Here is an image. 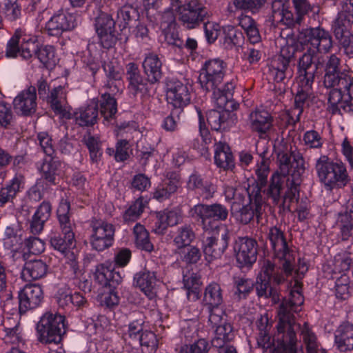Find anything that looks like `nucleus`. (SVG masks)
<instances>
[{
	"mask_svg": "<svg viewBox=\"0 0 353 353\" xmlns=\"http://www.w3.org/2000/svg\"><path fill=\"white\" fill-rule=\"evenodd\" d=\"M279 171L275 172L270 177L268 185L263 190L265 199L270 200L272 204H278L281 200V192L284 190L286 176L292 179H300L305 170V159L299 152L278 154Z\"/></svg>",
	"mask_w": 353,
	"mask_h": 353,
	"instance_id": "nucleus-4",
	"label": "nucleus"
},
{
	"mask_svg": "<svg viewBox=\"0 0 353 353\" xmlns=\"http://www.w3.org/2000/svg\"><path fill=\"white\" fill-rule=\"evenodd\" d=\"M65 317L59 314L46 312L37 325L38 340L42 343H59L65 332Z\"/></svg>",
	"mask_w": 353,
	"mask_h": 353,
	"instance_id": "nucleus-8",
	"label": "nucleus"
},
{
	"mask_svg": "<svg viewBox=\"0 0 353 353\" xmlns=\"http://www.w3.org/2000/svg\"><path fill=\"white\" fill-rule=\"evenodd\" d=\"M234 338L232 325L229 323L218 325L215 330V335L211 341L212 345L215 347H222L225 343Z\"/></svg>",
	"mask_w": 353,
	"mask_h": 353,
	"instance_id": "nucleus-46",
	"label": "nucleus"
},
{
	"mask_svg": "<svg viewBox=\"0 0 353 353\" xmlns=\"http://www.w3.org/2000/svg\"><path fill=\"white\" fill-rule=\"evenodd\" d=\"M302 285L299 279H294L290 297L282 299L277 310V350L281 353H297L294 313L299 312V307L303 303Z\"/></svg>",
	"mask_w": 353,
	"mask_h": 353,
	"instance_id": "nucleus-3",
	"label": "nucleus"
},
{
	"mask_svg": "<svg viewBox=\"0 0 353 353\" xmlns=\"http://www.w3.org/2000/svg\"><path fill=\"white\" fill-rule=\"evenodd\" d=\"M301 181V177L298 179H292L291 181L290 178H288L285 181L288 190L285 192L283 195V192H281V200L277 205L280 204L282 206H285V204L288 203V208H290L292 203L297 201L299 198V185ZM282 192H283V190Z\"/></svg>",
	"mask_w": 353,
	"mask_h": 353,
	"instance_id": "nucleus-49",
	"label": "nucleus"
},
{
	"mask_svg": "<svg viewBox=\"0 0 353 353\" xmlns=\"http://www.w3.org/2000/svg\"><path fill=\"white\" fill-rule=\"evenodd\" d=\"M114 273L108 267L105 266L104 264H99L96 267L94 278L95 280L102 285H111V282L114 281L118 283L121 281V278L117 274L118 279H114Z\"/></svg>",
	"mask_w": 353,
	"mask_h": 353,
	"instance_id": "nucleus-53",
	"label": "nucleus"
},
{
	"mask_svg": "<svg viewBox=\"0 0 353 353\" xmlns=\"http://www.w3.org/2000/svg\"><path fill=\"white\" fill-rule=\"evenodd\" d=\"M188 190L199 191L206 198L212 196L216 191V187L211 182L204 181L202 176L196 172L192 173L187 183Z\"/></svg>",
	"mask_w": 353,
	"mask_h": 353,
	"instance_id": "nucleus-42",
	"label": "nucleus"
},
{
	"mask_svg": "<svg viewBox=\"0 0 353 353\" xmlns=\"http://www.w3.org/2000/svg\"><path fill=\"white\" fill-rule=\"evenodd\" d=\"M282 50L281 54L276 56L269 65V74L274 81L283 82L285 79H291L293 70L290 67V56L285 57Z\"/></svg>",
	"mask_w": 353,
	"mask_h": 353,
	"instance_id": "nucleus-24",
	"label": "nucleus"
},
{
	"mask_svg": "<svg viewBox=\"0 0 353 353\" xmlns=\"http://www.w3.org/2000/svg\"><path fill=\"white\" fill-rule=\"evenodd\" d=\"M265 152H263L260 154L261 161L257 163L255 170L257 179L251 185L257 186L260 194H261L262 188L267 185L268 176L270 173V160L265 157Z\"/></svg>",
	"mask_w": 353,
	"mask_h": 353,
	"instance_id": "nucleus-45",
	"label": "nucleus"
},
{
	"mask_svg": "<svg viewBox=\"0 0 353 353\" xmlns=\"http://www.w3.org/2000/svg\"><path fill=\"white\" fill-rule=\"evenodd\" d=\"M335 344L341 352L353 350V324L349 322L341 323L335 331Z\"/></svg>",
	"mask_w": 353,
	"mask_h": 353,
	"instance_id": "nucleus-30",
	"label": "nucleus"
},
{
	"mask_svg": "<svg viewBox=\"0 0 353 353\" xmlns=\"http://www.w3.org/2000/svg\"><path fill=\"white\" fill-rule=\"evenodd\" d=\"M140 345L150 352H155L158 348L159 340L157 336L152 331L145 330L141 333L138 341Z\"/></svg>",
	"mask_w": 353,
	"mask_h": 353,
	"instance_id": "nucleus-61",
	"label": "nucleus"
},
{
	"mask_svg": "<svg viewBox=\"0 0 353 353\" xmlns=\"http://www.w3.org/2000/svg\"><path fill=\"white\" fill-rule=\"evenodd\" d=\"M275 258L279 260L282 271L287 276L292 274L295 265L294 252L290 248L285 234L280 228L271 227L267 234Z\"/></svg>",
	"mask_w": 353,
	"mask_h": 353,
	"instance_id": "nucleus-7",
	"label": "nucleus"
},
{
	"mask_svg": "<svg viewBox=\"0 0 353 353\" xmlns=\"http://www.w3.org/2000/svg\"><path fill=\"white\" fill-rule=\"evenodd\" d=\"M235 85L232 81H229L225 84H221L216 90H210L212 92V98L217 106L222 109H228L230 103L232 101H229V98L232 96V92Z\"/></svg>",
	"mask_w": 353,
	"mask_h": 353,
	"instance_id": "nucleus-43",
	"label": "nucleus"
},
{
	"mask_svg": "<svg viewBox=\"0 0 353 353\" xmlns=\"http://www.w3.org/2000/svg\"><path fill=\"white\" fill-rule=\"evenodd\" d=\"M266 0H230L227 6V12L230 16L238 12H250L257 13L264 6Z\"/></svg>",
	"mask_w": 353,
	"mask_h": 353,
	"instance_id": "nucleus-33",
	"label": "nucleus"
},
{
	"mask_svg": "<svg viewBox=\"0 0 353 353\" xmlns=\"http://www.w3.org/2000/svg\"><path fill=\"white\" fill-rule=\"evenodd\" d=\"M295 10L294 18L296 25H301L305 16L308 15L313 10V6L308 0H292Z\"/></svg>",
	"mask_w": 353,
	"mask_h": 353,
	"instance_id": "nucleus-54",
	"label": "nucleus"
},
{
	"mask_svg": "<svg viewBox=\"0 0 353 353\" xmlns=\"http://www.w3.org/2000/svg\"><path fill=\"white\" fill-rule=\"evenodd\" d=\"M144 321L142 319H136L130 322L128 326V330L124 332L123 339L125 343L132 345V343H138L141 333L143 332Z\"/></svg>",
	"mask_w": 353,
	"mask_h": 353,
	"instance_id": "nucleus-52",
	"label": "nucleus"
},
{
	"mask_svg": "<svg viewBox=\"0 0 353 353\" xmlns=\"http://www.w3.org/2000/svg\"><path fill=\"white\" fill-rule=\"evenodd\" d=\"M36 56L46 67L55 64V50L52 46H41L38 47Z\"/></svg>",
	"mask_w": 353,
	"mask_h": 353,
	"instance_id": "nucleus-60",
	"label": "nucleus"
},
{
	"mask_svg": "<svg viewBox=\"0 0 353 353\" xmlns=\"http://www.w3.org/2000/svg\"><path fill=\"white\" fill-rule=\"evenodd\" d=\"M303 341L306 345L307 353H326L324 350H320L315 334L310 328L307 323H304L301 333Z\"/></svg>",
	"mask_w": 353,
	"mask_h": 353,
	"instance_id": "nucleus-51",
	"label": "nucleus"
},
{
	"mask_svg": "<svg viewBox=\"0 0 353 353\" xmlns=\"http://www.w3.org/2000/svg\"><path fill=\"white\" fill-rule=\"evenodd\" d=\"M257 242L248 237H239L234 242L236 261L241 267H250L257 259Z\"/></svg>",
	"mask_w": 353,
	"mask_h": 353,
	"instance_id": "nucleus-18",
	"label": "nucleus"
},
{
	"mask_svg": "<svg viewBox=\"0 0 353 353\" xmlns=\"http://www.w3.org/2000/svg\"><path fill=\"white\" fill-rule=\"evenodd\" d=\"M36 90L34 86L30 85L14 98L13 106L18 114L30 116L35 112L37 105Z\"/></svg>",
	"mask_w": 353,
	"mask_h": 353,
	"instance_id": "nucleus-22",
	"label": "nucleus"
},
{
	"mask_svg": "<svg viewBox=\"0 0 353 353\" xmlns=\"http://www.w3.org/2000/svg\"><path fill=\"white\" fill-rule=\"evenodd\" d=\"M95 28L103 48L110 49L115 46L119 37L115 22L110 15L101 13L95 19Z\"/></svg>",
	"mask_w": 353,
	"mask_h": 353,
	"instance_id": "nucleus-17",
	"label": "nucleus"
},
{
	"mask_svg": "<svg viewBox=\"0 0 353 353\" xmlns=\"http://www.w3.org/2000/svg\"><path fill=\"white\" fill-rule=\"evenodd\" d=\"M37 141L41 150L47 156L46 158L56 157L53 141L47 132H39L37 134Z\"/></svg>",
	"mask_w": 353,
	"mask_h": 353,
	"instance_id": "nucleus-64",
	"label": "nucleus"
},
{
	"mask_svg": "<svg viewBox=\"0 0 353 353\" xmlns=\"http://www.w3.org/2000/svg\"><path fill=\"white\" fill-rule=\"evenodd\" d=\"M190 214L194 219L201 221L203 228L205 231L210 229V220L224 221L228 216L227 208L220 203L212 205L197 204L191 208Z\"/></svg>",
	"mask_w": 353,
	"mask_h": 353,
	"instance_id": "nucleus-15",
	"label": "nucleus"
},
{
	"mask_svg": "<svg viewBox=\"0 0 353 353\" xmlns=\"http://www.w3.org/2000/svg\"><path fill=\"white\" fill-rule=\"evenodd\" d=\"M90 226L92 234L90 243L94 250L101 252L112 245L115 229L112 223L93 220Z\"/></svg>",
	"mask_w": 353,
	"mask_h": 353,
	"instance_id": "nucleus-14",
	"label": "nucleus"
},
{
	"mask_svg": "<svg viewBox=\"0 0 353 353\" xmlns=\"http://www.w3.org/2000/svg\"><path fill=\"white\" fill-rule=\"evenodd\" d=\"M234 285L236 289L235 294L239 299H246L254 288V282L252 279L245 277H234Z\"/></svg>",
	"mask_w": 353,
	"mask_h": 353,
	"instance_id": "nucleus-55",
	"label": "nucleus"
},
{
	"mask_svg": "<svg viewBox=\"0 0 353 353\" xmlns=\"http://www.w3.org/2000/svg\"><path fill=\"white\" fill-rule=\"evenodd\" d=\"M211 345L207 339H199L192 344L182 345L179 353H209Z\"/></svg>",
	"mask_w": 353,
	"mask_h": 353,
	"instance_id": "nucleus-58",
	"label": "nucleus"
},
{
	"mask_svg": "<svg viewBox=\"0 0 353 353\" xmlns=\"http://www.w3.org/2000/svg\"><path fill=\"white\" fill-rule=\"evenodd\" d=\"M99 104L98 101L92 100L85 107H81L71 113V118H74L75 123L81 127H89L94 125L98 119Z\"/></svg>",
	"mask_w": 353,
	"mask_h": 353,
	"instance_id": "nucleus-27",
	"label": "nucleus"
},
{
	"mask_svg": "<svg viewBox=\"0 0 353 353\" xmlns=\"http://www.w3.org/2000/svg\"><path fill=\"white\" fill-rule=\"evenodd\" d=\"M250 128L256 133L260 138L265 136L273 128L274 118L265 110H256L249 115Z\"/></svg>",
	"mask_w": 353,
	"mask_h": 353,
	"instance_id": "nucleus-23",
	"label": "nucleus"
},
{
	"mask_svg": "<svg viewBox=\"0 0 353 353\" xmlns=\"http://www.w3.org/2000/svg\"><path fill=\"white\" fill-rule=\"evenodd\" d=\"M77 25L74 16L60 13L54 15L46 23V29L52 36H58L64 31L73 29Z\"/></svg>",
	"mask_w": 353,
	"mask_h": 353,
	"instance_id": "nucleus-26",
	"label": "nucleus"
},
{
	"mask_svg": "<svg viewBox=\"0 0 353 353\" xmlns=\"http://www.w3.org/2000/svg\"><path fill=\"white\" fill-rule=\"evenodd\" d=\"M19 310L25 314L28 310L39 307L43 301L44 294L41 285L26 284L19 292Z\"/></svg>",
	"mask_w": 353,
	"mask_h": 353,
	"instance_id": "nucleus-19",
	"label": "nucleus"
},
{
	"mask_svg": "<svg viewBox=\"0 0 353 353\" xmlns=\"http://www.w3.org/2000/svg\"><path fill=\"white\" fill-rule=\"evenodd\" d=\"M133 234L134 236V242L136 246L148 252L154 250V247L150 239V234L144 225L137 223L133 228Z\"/></svg>",
	"mask_w": 353,
	"mask_h": 353,
	"instance_id": "nucleus-48",
	"label": "nucleus"
},
{
	"mask_svg": "<svg viewBox=\"0 0 353 353\" xmlns=\"http://www.w3.org/2000/svg\"><path fill=\"white\" fill-rule=\"evenodd\" d=\"M23 35V31L21 29H17L8 41L6 50V56L8 58H15L17 57L18 54H20L19 44L21 42V38Z\"/></svg>",
	"mask_w": 353,
	"mask_h": 353,
	"instance_id": "nucleus-62",
	"label": "nucleus"
},
{
	"mask_svg": "<svg viewBox=\"0 0 353 353\" xmlns=\"http://www.w3.org/2000/svg\"><path fill=\"white\" fill-rule=\"evenodd\" d=\"M172 237L174 245L180 251L190 245L196 234L191 225L185 224L177 228Z\"/></svg>",
	"mask_w": 353,
	"mask_h": 353,
	"instance_id": "nucleus-37",
	"label": "nucleus"
},
{
	"mask_svg": "<svg viewBox=\"0 0 353 353\" xmlns=\"http://www.w3.org/2000/svg\"><path fill=\"white\" fill-rule=\"evenodd\" d=\"M159 184L153 192V198L161 202L169 199L180 186V179L176 174Z\"/></svg>",
	"mask_w": 353,
	"mask_h": 353,
	"instance_id": "nucleus-39",
	"label": "nucleus"
},
{
	"mask_svg": "<svg viewBox=\"0 0 353 353\" xmlns=\"http://www.w3.org/2000/svg\"><path fill=\"white\" fill-rule=\"evenodd\" d=\"M52 212L50 202L43 201L37 208L30 222V232L39 234L43 230L45 223L48 220Z\"/></svg>",
	"mask_w": 353,
	"mask_h": 353,
	"instance_id": "nucleus-34",
	"label": "nucleus"
},
{
	"mask_svg": "<svg viewBox=\"0 0 353 353\" xmlns=\"http://www.w3.org/2000/svg\"><path fill=\"white\" fill-rule=\"evenodd\" d=\"M226 70V63L220 59L206 61L199 77L201 88L207 92L216 90L223 83Z\"/></svg>",
	"mask_w": 353,
	"mask_h": 353,
	"instance_id": "nucleus-9",
	"label": "nucleus"
},
{
	"mask_svg": "<svg viewBox=\"0 0 353 353\" xmlns=\"http://www.w3.org/2000/svg\"><path fill=\"white\" fill-rule=\"evenodd\" d=\"M288 277L281 268L276 266L270 260L264 261L261 268V273L257 278L255 288L259 298L271 299L273 304L280 301V288Z\"/></svg>",
	"mask_w": 353,
	"mask_h": 353,
	"instance_id": "nucleus-6",
	"label": "nucleus"
},
{
	"mask_svg": "<svg viewBox=\"0 0 353 353\" xmlns=\"http://www.w3.org/2000/svg\"><path fill=\"white\" fill-rule=\"evenodd\" d=\"M126 79L128 91L134 97H140L143 101L150 97L154 83L141 75L137 63L131 62L126 65Z\"/></svg>",
	"mask_w": 353,
	"mask_h": 353,
	"instance_id": "nucleus-12",
	"label": "nucleus"
},
{
	"mask_svg": "<svg viewBox=\"0 0 353 353\" xmlns=\"http://www.w3.org/2000/svg\"><path fill=\"white\" fill-rule=\"evenodd\" d=\"M246 191L250 202L241 208L236 214V220L243 225L248 224L254 216H256L257 222H259L262 206L265 203L257 186L249 185Z\"/></svg>",
	"mask_w": 353,
	"mask_h": 353,
	"instance_id": "nucleus-13",
	"label": "nucleus"
},
{
	"mask_svg": "<svg viewBox=\"0 0 353 353\" xmlns=\"http://www.w3.org/2000/svg\"><path fill=\"white\" fill-rule=\"evenodd\" d=\"M74 234H64V237L60 235H54L50 239L51 245L61 253H65L74 246Z\"/></svg>",
	"mask_w": 353,
	"mask_h": 353,
	"instance_id": "nucleus-57",
	"label": "nucleus"
},
{
	"mask_svg": "<svg viewBox=\"0 0 353 353\" xmlns=\"http://www.w3.org/2000/svg\"><path fill=\"white\" fill-rule=\"evenodd\" d=\"M207 121L211 129L214 131L226 130L233 123L231 113L228 109L216 110H211L207 113Z\"/></svg>",
	"mask_w": 353,
	"mask_h": 353,
	"instance_id": "nucleus-32",
	"label": "nucleus"
},
{
	"mask_svg": "<svg viewBox=\"0 0 353 353\" xmlns=\"http://www.w3.org/2000/svg\"><path fill=\"white\" fill-rule=\"evenodd\" d=\"M143 69L151 83H157L163 77L162 61L157 54L151 52L145 55L143 61Z\"/></svg>",
	"mask_w": 353,
	"mask_h": 353,
	"instance_id": "nucleus-29",
	"label": "nucleus"
},
{
	"mask_svg": "<svg viewBox=\"0 0 353 353\" xmlns=\"http://www.w3.org/2000/svg\"><path fill=\"white\" fill-rule=\"evenodd\" d=\"M166 98L169 104L182 109L190 102L189 86L179 80L172 79L167 83Z\"/></svg>",
	"mask_w": 353,
	"mask_h": 353,
	"instance_id": "nucleus-20",
	"label": "nucleus"
},
{
	"mask_svg": "<svg viewBox=\"0 0 353 353\" xmlns=\"http://www.w3.org/2000/svg\"><path fill=\"white\" fill-rule=\"evenodd\" d=\"M67 94L68 92L65 86L59 85L50 90L47 101L55 114H60L66 119H70L71 113L67 110Z\"/></svg>",
	"mask_w": 353,
	"mask_h": 353,
	"instance_id": "nucleus-25",
	"label": "nucleus"
},
{
	"mask_svg": "<svg viewBox=\"0 0 353 353\" xmlns=\"http://www.w3.org/2000/svg\"><path fill=\"white\" fill-rule=\"evenodd\" d=\"M229 235L225 228L216 227L203 240V250L208 261L220 258L228 246Z\"/></svg>",
	"mask_w": 353,
	"mask_h": 353,
	"instance_id": "nucleus-11",
	"label": "nucleus"
},
{
	"mask_svg": "<svg viewBox=\"0 0 353 353\" xmlns=\"http://www.w3.org/2000/svg\"><path fill=\"white\" fill-rule=\"evenodd\" d=\"M223 34V45L225 48H232L234 46H239L243 41L242 32L232 26L224 28Z\"/></svg>",
	"mask_w": 353,
	"mask_h": 353,
	"instance_id": "nucleus-56",
	"label": "nucleus"
},
{
	"mask_svg": "<svg viewBox=\"0 0 353 353\" xmlns=\"http://www.w3.org/2000/svg\"><path fill=\"white\" fill-rule=\"evenodd\" d=\"M315 170L319 182L327 190L343 188L350 181L345 165L334 161L327 155H321L316 159Z\"/></svg>",
	"mask_w": 353,
	"mask_h": 353,
	"instance_id": "nucleus-5",
	"label": "nucleus"
},
{
	"mask_svg": "<svg viewBox=\"0 0 353 353\" xmlns=\"http://www.w3.org/2000/svg\"><path fill=\"white\" fill-rule=\"evenodd\" d=\"M301 35H303L310 46L307 52L299 60L296 77L298 90L294 97V107L303 111L313 98L312 85L319 67L322 66L321 62L314 61V54L316 52L328 53L333 47V41L330 32L320 27L303 30Z\"/></svg>",
	"mask_w": 353,
	"mask_h": 353,
	"instance_id": "nucleus-1",
	"label": "nucleus"
},
{
	"mask_svg": "<svg viewBox=\"0 0 353 353\" xmlns=\"http://www.w3.org/2000/svg\"><path fill=\"white\" fill-rule=\"evenodd\" d=\"M340 59L332 54L326 65L323 83L332 88L328 94L327 111L332 115L353 113V75L350 72H338Z\"/></svg>",
	"mask_w": 353,
	"mask_h": 353,
	"instance_id": "nucleus-2",
	"label": "nucleus"
},
{
	"mask_svg": "<svg viewBox=\"0 0 353 353\" xmlns=\"http://www.w3.org/2000/svg\"><path fill=\"white\" fill-rule=\"evenodd\" d=\"M48 265L42 260H30L24 264L21 277L25 281H35L43 278L47 274Z\"/></svg>",
	"mask_w": 353,
	"mask_h": 353,
	"instance_id": "nucleus-35",
	"label": "nucleus"
},
{
	"mask_svg": "<svg viewBox=\"0 0 353 353\" xmlns=\"http://www.w3.org/2000/svg\"><path fill=\"white\" fill-rule=\"evenodd\" d=\"M19 324L17 321L10 318L3 321L2 326L5 332L3 339L6 343L17 345L22 341Z\"/></svg>",
	"mask_w": 353,
	"mask_h": 353,
	"instance_id": "nucleus-44",
	"label": "nucleus"
},
{
	"mask_svg": "<svg viewBox=\"0 0 353 353\" xmlns=\"http://www.w3.org/2000/svg\"><path fill=\"white\" fill-rule=\"evenodd\" d=\"M161 268L154 261H148L142 271L137 273L134 277L136 287L139 288L150 299L157 295L156 288L160 278Z\"/></svg>",
	"mask_w": 353,
	"mask_h": 353,
	"instance_id": "nucleus-10",
	"label": "nucleus"
},
{
	"mask_svg": "<svg viewBox=\"0 0 353 353\" xmlns=\"http://www.w3.org/2000/svg\"><path fill=\"white\" fill-rule=\"evenodd\" d=\"M304 145L310 149L319 150L323 145V139L321 135L314 130L306 131L303 136Z\"/></svg>",
	"mask_w": 353,
	"mask_h": 353,
	"instance_id": "nucleus-63",
	"label": "nucleus"
},
{
	"mask_svg": "<svg viewBox=\"0 0 353 353\" xmlns=\"http://www.w3.org/2000/svg\"><path fill=\"white\" fill-rule=\"evenodd\" d=\"M21 39L20 55L23 59L28 60L34 54H37L38 45L34 40L24 32Z\"/></svg>",
	"mask_w": 353,
	"mask_h": 353,
	"instance_id": "nucleus-59",
	"label": "nucleus"
},
{
	"mask_svg": "<svg viewBox=\"0 0 353 353\" xmlns=\"http://www.w3.org/2000/svg\"><path fill=\"white\" fill-rule=\"evenodd\" d=\"M214 163L223 170H232L234 168V157L229 145L221 140L214 138Z\"/></svg>",
	"mask_w": 353,
	"mask_h": 353,
	"instance_id": "nucleus-28",
	"label": "nucleus"
},
{
	"mask_svg": "<svg viewBox=\"0 0 353 353\" xmlns=\"http://www.w3.org/2000/svg\"><path fill=\"white\" fill-rule=\"evenodd\" d=\"M24 188V177L16 174L10 183L0 189V207L13 203L17 194Z\"/></svg>",
	"mask_w": 353,
	"mask_h": 353,
	"instance_id": "nucleus-31",
	"label": "nucleus"
},
{
	"mask_svg": "<svg viewBox=\"0 0 353 353\" xmlns=\"http://www.w3.org/2000/svg\"><path fill=\"white\" fill-rule=\"evenodd\" d=\"M61 166V162L56 157L45 158L41 169L42 177L50 185H56Z\"/></svg>",
	"mask_w": 353,
	"mask_h": 353,
	"instance_id": "nucleus-40",
	"label": "nucleus"
},
{
	"mask_svg": "<svg viewBox=\"0 0 353 353\" xmlns=\"http://www.w3.org/2000/svg\"><path fill=\"white\" fill-rule=\"evenodd\" d=\"M223 292L221 285L212 282L208 284L204 290L202 303L209 312V321L214 326L221 323L222 317L220 314L215 312L217 309L223 303Z\"/></svg>",
	"mask_w": 353,
	"mask_h": 353,
	"instance_id": "nucleus-16",
	"label": "nucleus"
},
{
	"mask_svg": "<svg viewBox=\"0 0 353 353\" xmlns=\"http://www.w3.org/2000/svg\"><path fill=\"white\" fill-rule=\"evenodd\" d=\"M100 112L105 120L112 119L117 112V101L108 93H102L100 100Z\"/></svg>",
	"mask_w": 353,
	"mask_h": 353,
	"instance_id": "nucleus-50",
	"label": "nucleus"
},
{
	"mask_svg": "<svg viewBox=\"0 0 353 353\" xmlns=\"http://www.w3.org/2000/svg\"><path fill=\"white\" fill-rule=\"evenodd\" d=\"M270 19L274 26L294 28L296 26L288 0L273 1Z\"/></svg>",
	"mask_w": 353,
	"mask_h": 353,
	"instance_id": "nucleus-21",
	"label": "nucleus"
},
{
	"mask_svg": "<svg viewBox=\"0 0 353 353\" xmlns=\"http://www.w3.org/2000/svg\"><path fill=\"white\" fill-rule=\"evenodd\" d=\"M336 40L344 54L353 58V33L352 29L332 28Z\"/></svg>",
	"mask_w": 353,
	"mask_h": 353,
	"instance_id": "nucleus-41",
	"label": "nucleus"
},
{
	"mask_svg": "<svg viewBox=\"0 0 353 353\" xmlns=\"http://www.w3.org/2000/svg\"><path fill=\"white\" fill-rule=\"evenodd\" d=\"M70 204L66 199H61L57 210L60 229L63 234H74V223L71 220Z\"/></svg>",
	"mask_w": 353,
	"mask_h": 353,
	"instance_id": "nucleus-36",
	"label": "nucleus"
},
{
	"mask_svg": "<svg viewBox=\"0 0 353 353\" xmlns=\"http://www.w3.org/2000/svg\"><path fill=\"white\" fill-rule=\"evenodd\" d=\"M148 201L143 196L136 199L123 213V220L125 223H131L137 221L148 205Z\"/></svg>",
	"mask_w": 353,
	"mask_h": 353,
	"instance_id": "nucleus-47",
	"label": "nucleus"
},
{
	"mask_svg": "<svg viewBox=\"0 0 353 353\" xmlns=\"http://www.w3.org/2000/svg\"><path fill=\"white\" fill-rule=\"evenodd\" d=\"M353 25V0H343L342 7L332 28L352 29Z\"/></svg>",
	"mask_w": 353,
	"mask_h": 353,
	"instance_id": "nucleus-38",
	"label": "nucleus"
}]
</instances>
